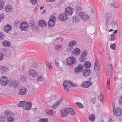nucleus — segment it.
<instances>
[{"label":"nucleus","mask_w":122,"mask_h":122,"mask_svg":"<svg viewBox=\"0 0 122 122\" xmlns=\"http://www.w3.org/2000/svg\"><path fill=\"white\" fill-rule=\"evenodd\" d=\"M32 105L30 102H25L24 101H20L17 103L18 106L25 107V109L27 110H30L31 108Z\"/></svg>","instance_id":"1"},{"label":"nucleus","mask_w":122,"mask_h":122,"mask_svg":"<svg viewBox=\"0 0 122 122\" xmlns=\"http://www.w3.org/2000/svg\"><path fill=\"white\" fill-rule=\"evenodd\" d=\"M63 85L64 87L65 90L66 91H68L69 90V88L71 86H73L74 84L69 81H65L63 82Z\"/></svg>","instance_id":"2"},{"label":"nucleus","mask_w":122,"mask_h":122,"mask_svg":"<svg viewBox=\"0 0 122 122\" xmlns=\"http://www.w3.org/2000/svg\"><path fill=\"white\" fill-rule=\"evenodd\" d=\"M28 24L25 22H22L20 23V29L22 31H26L28 28Z\"/></svg>","instance_id":"3"},{"label":"nucleus","mask_w":122,"mask_h":122,"mask_svg":"<svg viewBox=\"0 0 122 122\" xmlns=\"http://www.w3.org/2000/svg\"><path fill=\"white\" fill-rule=\"evenodd\" d=\"M113 67L111 64H109L107 66L106 72L107 75L110 76L113 73Z\"/></svg>","instance_id":"4"},{"label":"nucleus","mask_w":122,"mask_h":122,"mask_svg":"<svg viewBox=\"0 0 122 122\" xmlns=\"http://www.w3.org/2000/svg\"><path fill=\"white\" fill-rule=\"evenodd\" d=\"M75 58L73 56L68 57L66 59V62L68 65H71L75 62Z\"/></svg>","instance_id":"5"},{"label":"nucleus","mask_w":122,"mask_h":122,"mask_svg":"<svg viewBox=\"0 0 122 122\" xmlns=\"http://www.w3.org/2000/svg\"><path fill=\"white\" fill-rule=\"evenodd\" d=\"M8 83V78L4 76L1 77L0 80V83L3 86L6 85Z\"/></svg>","instance_id":"6"},{"label":"nucleus","mask_w":122,"mask_h":122,"mask_svg":"<svg viewBox=\"0 0 122 122\" xmlns=\"http://www.w3.org/2000/svg\"><path fill=\"white\" fill-rule=\"evenodd\" d=\"M56 21L55 18L54 16H51L48 22V25L50 27H51L54 25Z\"/></svg>","instance_id":"7"},{"label":"nucleus","mask_w":122,"mask_h":122,"mask_svg":"<svg viewBox=\"0 0 122 122\" xmlns=\"http://www.w3.org/2000/svg\"><path fill=\"white\" fill-rule=\"evenodd\" d=\"M113 112L114 115L115 116H120L122 114L121 109L119 107L117 108L116 109L113 108Z\"/></svg>","instance_id":"8"},{"label":"nucleus","mask_w":122,"mask_h":122,"mask_svg":"<svg viewBox=\"0 0 122 122\" xmlns=\"http://www.w3.org/2000/svg\"><path fill=\"white\" fill-rule=\"evenodd\" d=\"M87 54L85 51H83L81 54L79 58V60L81 61H83L86 59Z\"/></svg>","instance_id":"9"},{"label":"nucleus","mask_w":122,"mask_h":122,"mask_svg":"<svg viewBox=\"0 0 122 122\" xmlns=\"http://www.w3.org/2000/svg\"><path fill=\"white\" fill-rule=\"evenodd\" d=\"M83 69V66L82 64L78 65L74 69V71L75 73L77 74L80 73Z\"/></svg>","instance_id":"10"},{"label":"nucleus","mask_w":122,"mask_h":122,"mask_svg":"<svg viewBox=\"0 0 122 122\" xmlns=\"http://www.w3.org/2000/svg\"><path fill=\"white\" fill-rule=\"evenodd\" d=\"M38 25L40 27L43 28L46 26L47 25V23L44 20H41L38 21Z\"/></svg>","instance_id":"11"},{"label":"nucleus","mask_w":122,"mask_h":122,"mask_svg":"<svg viewBox=\"0 0 122 122\" xmlns=\"http://www.w3.org/2000/svg\"><path fill=\"white\" fill-rule=\"evenodd\" d=\"M79 15L81 18L84 20L87 21L89 19V18L88 16L87 15L86 13H84L82 12L80 13Z\"/></svg>","instance_id":"12"},{"label":"nucleus","mask_w":122,"mask_h":122,"mask_svg":"<svg viewBox=\"0 0 122 122\" xmlns=\"http://www.w3.org/2000/svg\"><path fill=\"white\" fill-rule=\"evenodd\" d=\"M112 17V15L111 14L108 13L107 14L106 16V24L107 27L108 28L107 24L109 23V21L110 20Z\"/></svg>","instance_id":"13"},{"label":"nucleus","mask_w":122,"mask_h":122,"mask_svg":"<svg viewBox=\"0 0 122 122\" xmlns=\"http://www.w3.org/2000/svg\"><path fill=\"white\" fill-rule=\"evenodd\" d=\"M66 107L64 109L61 110L60 112L61 117H65L67 115L68 112L66 110Z\"/></svg>","instance_id":"14"},{"label":"nucleus","mask_w":122,"mask_h":122,"mask_svg":"<svg viewBox=\"0 0 122 122\" xmlns=\"http://www.w3.org/2000/svg\"><path fill=\"white\" fill-rule=\"evenodd\" d=\"M58 19L62 21L66 20L67 19L66 14L64 13L61 14L58 17Z\"/></svg>","instance_id":"15"},{"label":"nucleus","mask_w":122,"mask_h":122,"mask_svg":"<svg viewBox=\"0 0 122 122\" xmlns=\"http://www.w3.org/2000/svg\"><path fill=\"white\" fill-rule=\"evenodd\" d=\"M19 82L17 81L12 80L9 83V85L10 86H13L16 88L18 85Z\"/></svg>","instance_id":"16"},{"label":"nucleus","mask_w":122,"mask_h":122,"mask_svg":"<svg viewBox=\"0 0 122 122\" xmlns=\"http://www.w3.org/2000/svg\"><path fill=\"white\" fill-rule=\"evenodd\" d=\"M92 82L90 81H86L83 82L82 84V86L85 88H87L91 86Z\"/></svg>","instance_id":"17"},{"label":"nucleus","mask_w":122,"mask_h":122,"mask_svg":"<svg viewBox=\"0 0 122 122\" xmlns=\"http://www.w3.org/2000/svg\"><path fill=\"white\" fill-rule=\"evenodd\" d=\"M66 13L68 15H71L73 12V9L70 7H67L65 9Z\"/></svg>","instance_id":"18"},{"label":"nucleus","mask_w":122,"mask_h":122,"mask_svg":"<svg viewBox=\"0 0 122 122\" xmlns=\"http://www.w3.org/2000/svg\"><path fill=\"white\" fill-rule=\"evenodd\" d=\"M80 49L76 48L72 51V55L73 56L78 55L80 54Z\"/></svg>","instance_id":"19"},{"label":"nucleus","mask_w":122,"mask_h":122,"mask_svg":"<svg viewBox=\"0 0 122 122\" xmlns=\"http://www.w3.org/2000/svg\"><path fill=\"white\" fill-rule=\"evenodd\" d=\"M8 71V68L4 66H2L0 67V71L1 73L5 74Z\"/></svg>","instance_id":"20"},{"label":"nucleus","mask_w":122,"mask_h":122,"mask_svg":"<svg viewBox=\"0 0 122 122\" xmlns=\"http://www.w3.org/2000/svg\"><path fill=\"white\" fill-rule=\"evenodd\" d=\"M28 74L32 77L35 76L36 75L35 71L32 69H30L29 70Z\"/></svg>","instance_id":"21"},{"label":"nucleus","mask_w":122,"mask_h":122,"mask_svg":"<svg viewBox=\"0 0 122 122\" xmlns=\"http://www.w3.org/2000/svg\"><path fill=\"white\" fill-rule=\"evenodd\" d=\"M12 27L10 26V25L8 24L4 27V30L6 32L8 33L12 30Z\"/></svg>","instance_id":"22"},{"label":"nucleus","mask_w":122,"mask_h":122,"mask_svg":"<svg viewBox=\"0 0 122 122\" xmlns=\"http://www.w3.org/2000/svg\"><path fill=\"white\" fill-rule=\"evenodd\" d=\"M2 43L3 46L6 47L10 46L11 44V43L9 41L7 40L3 41Z\"/></svg>","instance_id":"23"},{"label":"nucleus","mask_w":122,"mask_h":122,"mask_svg":"<svg viewBox=\"0 0 122 122\" xmlns=\"http://www.w3.org/2000/svg\"><path fill=\"white\" fill-rule=\"evenodd\" d=\"M91 73V70L88 69H85L83 72V74L85 76H89Z\"/></svg>","instance_id":"24"},{"label":"nucleus","mask_w":122,"mask_h":122,"mask_svg":"<svg viewBox=\"0 0 122 122\" xmlns=\"http://www.w3.org/2000/svg\"><path fill=\"white\" fill-rule=\"evenodd\" d=\"M26 92L27 90L25 88L20 89L19 91V94L21 95H25Z\"/></svg>","instance_id":"25"},{"label":"nucleus","mask_w":122,"mask_h":122,"mask_svg":"<svg viewBox=\"0 0 122 122\" xmlns=\"http://www.w3.org/2000/svg\"><path fill=\"white\" fill-rule=\"evenodd\" d=\"M4 10L6 12H10L12 10V7L11 5H8L5 6Z\"/></svg>","instance_id":"26"},{"label":"nucleus","mask_w":122,"mask_h":122,"mask_svg":"<svg viewBox=\"0 0 122 122\" xmlns=\"http://www.w3.org/2000/svg\"><path fill=\"white\" fill-rule=\"evenodd\" d=\"M66 110L67 111L68 113H69L71 115H74L75 114L74 110L70 107H67Z\"/></svg>","instance_id":"27"},{"label":"nucleus","mask_w":122,"mask_h":122,"mask_svg":"<svg viewBox=\"0 0 122 122\" xmlns=\"http://www.w3.org/2000/svg\"><path fill=\"white\" fill-rule=\"evenodd\" d=\"M77 43L76 41L74 40L71 41L68 43V46L70 47H72L75 45Z\"/></svg>","instance_id":"28"},{"label":"nucleus","mask_w":122,"mask_h":122,"mask_svg":"<svg viewBox=\"0 0 122 122\" xmlns=\"http://www.w3.org/2000/svg\"><path fill=\"white\" fill-rule=\"evenodd\" d=\"M91 65V63L88 61H86L84 62V66L87 68H88Z\"/></svg>","instance_id":"29"},{"label":"nucleus","mask_w":122,"mask_h":122,"mask_svg":"<svg viewBox=\"0 0 122 122\" xmlns=\"http://www.w3.org/2000/svg\"><path fill=\"white\" fill-rule=\"evenodd\" d=\"M110 5L113 8H117L119 7L117 3L114 2L111 3Z\"/></svg>","instance_id":"30"},{"label":"nucleus","mask_w":122,"mask_h":122,"mask_svg":"<svg viewBox=\"0 0 122 122\" xmlns=\"http://www.w3.org/2000/svg\"><path fill=\"white\" fill-rule=\"evenodd\" d=\"M97 62L96 61L94 63V68L96 72L97 73L98 72L99 70L98 66H97Z\"/></svg>","instance_id":"31"},{"label":"nucleus","mask_w":122,"mask_h":122,"mask_svg":"<svg viewBox=\"0 0 122 122\" xmlns=\"http://www.w3.org/2000/svg\"><path fill=\"white\" fill-rule=\"evenodd\" d=\"M6 118V117L3 115L0 116V122H6V121L4 120Z\"/></svg>","instance_id":"32"},{"label":"nucleus","mask_w":122,"mask_h":122,"mask_svg":"<svg viewBox=\"0 0 122 122\" xmlns=\"http://www.w3.org/2000/svg\"><path fill=\"white\" fill-rule=\"evenodd\" d=\"M62 46V45H57L55 46V50H58L61 48Z\"/></svg>","instance_id":"33"},{"label":"nucleus","mask_w":122,"mask_h":122,"mask_svg":"<svg viewBox=\"0 0 122 122\" xmlns=\"http://www.w3.org/2000/svg\"><path fill=\"white\" fill-rule=\"evenodd\" d=\"M73 20L74 21L77 22L79 21L80 19L78 18V16H73Z\"/></svg>","instance_id":"34"},{"label":"nucleus","mask_w":122,"mask_h":122,"mask_svg":"<svg viewBox=\"0 0 122 122\" xmlns=\"http://www.w3.org/2000/svg\"><path fill=\"white\" fill-rule=\"evenodd\" d=\"M46 113L49 115H51L53 114L52 110H49L46 111Z\"/></svg>","instance_id":"35"},{"label":"nucleus","mask_w":122,"mask_h":122,"mask_svg":"<svg viewBox=\"0 0 122 122\" xmlns=\"http://www.w3.org/2000/svg\"><path fill=\"white\" fill-rule=\"evenodd\" d=\"M5 114L6 115H7L8 116H10V115H12L10 111L8 110H6L5 111Z\"/></svg>","instance_id":"36"},{"label":"nucleus","mask_w":122,"mask_h":122,"mask_svg":"<svg viewBox=\"0 0 122 122\" xmlns=\"http://www.w3.org/2000/svg\"><path fill=\"white\" fill-rule=\"evenodd\" d=\"M110 40L111 41H113L116 40V37L113 34H111L110 35Z\"/></svg>","instance_id":"37"},{"label":"nucleus","mask_w":122,"mask_h":122,"mask_svg":"<svg viewBox=\"0 0 122 122\" xmlns=\"http://www.w3.org/2000/svg\"><path fill=\"white\" fill-rule=\"evenodd\" d=\"M30 26L32 30H34L35 29H36L35 26L33 22L31 23H30Z\"/></svg>","instance_id":"38"},{"label":"nucleus","mask_w":122,"mask_h":122,"mask_svg":"<svg viewBox=\"0 0 122 122\" xmlns=\"http://www.w3.org/2000/svg\"><path fill=\"white\" fill-rule=\"evenodd\" d=\"M104 97V95L103 94H100V95L98 96V99L101 102H102L103 101Z\"/></svg>","instance_id":"39"},{"label":"nucleus","mask_w":122,"mask_h":122,"mask_svg":"<svg viewBox=\"0 0 122 122\" xmlns=\"http://www.w3.org/2000/svg\"><path fill=\"white\" fill-rule=\"evenodd\" d=\"M95 118V116L93 114L91 115L89 117V119L90 120L94 121Z\"/></svg>","instance_id":"40"},{"label":"nucleus","mask_w":122,"mask_h":122,"mask_svg":"<svg viewBox=\"0 0 122 122\" xmlns=\"http://www.w3.org/2000/svg\"><path fill=\"white\" fill-rule=\"evenodd\" d=\"M48 120L46 118H41L39 120V122H48Z\"/></svg>","instance_id":"41"},{"label":"nucleus","mask_w":122,"mask_h":122,"mask_svg":"<svg viewBox=\"0 0 122 122\" xmlns=\"http://www.w3.org/2000/svg\"><path fill=\"white\" fill-rule=\"evenodd\" d=\"M76 105H78L79 107L81 108H82L83 107V106L81 103L79 102H76Z\"/></svg>","instance_id":"42"},{"label":"nucleus","mask_w":122,"mask_h":122,"mask_svg":"<svg viewBox=\"0 0 122 122\" xmlns=\"http://www.w3.org/2000/svg\"><path fill=\"white\" fill-rule=\"evenodd\" d=\"M5 37V36L3 33L0 32V40H2L4 39Z\"/></svg>","instance_id":"43"},{"label":"nucleus","mask_w":122,"mask_h":122,"mask_svg":"<svg viewBox=\"0 0 122 122\" xmlns=\"http://www.w3.org/2000/svg\"><path fill=\"white\" fill-rule=\"evenodd\" d=\"M110 78H108L107 80V88L108 89H110L109 87L110 85Z\"/></svg>","instance_id":"44"},{"label":"nucleus","mask_w":122,"mask_h":122,"mask_svg":"<svg viewBox=\"0 0 122 122\" xmlns=\"http://www.w3.org/2000/svg\"><path fill=\"white\" fill-rule=\"evenodd\" d=\"M7 120L9 122H11L14 120V119L12 117H9L7 118Z\"/></svg>","instance_id":"45"},{"label":"nucleus","mask_w":122,"mask_h":122,"mask_svg":"<svg viewBox=\"0 0 122 122\" xmlns=\"http://www.w3.org/2000/svg\"><path fill=\"white\" fill-rule=\"evenodd\" d=\"M110 46L111 49L113 50H115L116 46L115 45V43H114L113 44L111 45Z\"/></svg>","instance_id":"46"},{"label":"nucleus","mask_w":122,"mask_h":122,"mask_svg":"<svg viewBox=\"0 0 122 122\" xmlns=\"http://www.w3.org/2000/svg\"><path fill=\"white\" fill-rule=\"evenodd\" d=\"M37 79L38 81H42L43 80V76H39L38 77Z\"/></svg>","instance_id":"47"},{"label":"nucleus","mask_w":122,"mask_h":122,"mask_svg":"<svg viewBox=\"0 0 122 122\" xmlns=\"http://www.w3.org/2000/svg\"><path fill=\"white\" fill-rule=\"evenodd\" d=\"M4 3L2 1L0 2V10H1L3 7Z\"/></svg>","instance_id":"48"},{"label":"nucleus","mask_w":122,"mask_h":122,"mask_svg":"<svg viewBox=\"0 0 122 122\" xmlns=\"http://www.w3.org/2000/svg\"><path fill=\"white\" fill-rule=\"evenodd\" d=\"M21 80L23 81H25L26 80V78L23 75H22L20 76Z\"/></svg>","instance_id":"49"},{"label":"nucleus","mask_w":122,"mask_h":122,"mask_svg":"<svg viewBox=\"0 0 122 122\" xmlns=\"http://www.w3.org/2000/svg\"><path fill=\"white\" fill-rule=\"evenodd\" d=\"M58 58H56L55 60V62L56 65V66H58L59 65V62L58 61Z\"/></svg>","instance_id":"50"},{"label":"nucleus","mask_w":122,"mask_h":122,"mask_svg":"<svg viewBox=\"0 0 122 122\" xmlns=\"http://www.w3.org/2000/svg\"><path fill=\"white\" fill-rule=\"evenodd\" d=\"M46 64L47 66L50 69L51 68V64L49 62H47L46 63Z\"/></svg>","instance_id":"51"},{"label":"nucleus","mask_w":122,"mask_h":122,"mask_svg":"<svg viewBox=\"0 0 122 122\" xmlns=\"http://www.w3.org/2000/svg\"><path fill=\"white\" fill-rule=\"evenodd\" d=\"M4 58L3 55L1 52H0V61L3 60Z\"/></svg>","instance_id":"52"},{"label":"nucleus","mask_w":122,"mask_h":122,"mask_svg":"<svg viewBox=\"0 0 122 122\" xmlns=\"http://www.w3.org/2000/svg\"><path fill=\"white\" fill-rule=\"evenodd\" d=\"M91 101L92 103L94 104L96 102V99L95 98H92L91 99Z\"/></svg>","instance_id":"53"},{"label":"nucleus","mask_w":122,"mask_h":122,"mask_svg":"<svg viewBox=\"0 0 122 122\" xmlns=\"http://www.w3.org/2000/svg\"><path fill=\"white\" fill-rule=\"evenodd\" d=\"M119 104L122 105V96L119 97Z\"/></svg>","instance_id":"54"},{"label":"nucleus","mask_w":122,"mask_h":122,"mask_svg":"<svg viewBox=\"0 0 122 122\" xmlns=\"http://www.w3.org/2000/svg\"><path fill=\"white\" fill-rule=\"evenodd\" d=\"M31 1L32 4H35L37 2V0H30Z\"/></svg>","instance_id":"55"},{"label":"nucleus","mask_w":122,"mask_h":122,"mask_svg":"<svg viewBox=\"0 0 122 122\" xmlns=\"http://www.w3.org/2000/svg\"><path fill=\"white\" fill-rule=\"evenodd\" d=\"M4 16V14H1L0 15V21H1Z\"/></svg>","instance_id":"56"},{"label":"nucleus","mask_w":122,"mask_h":122,"mask_svg":"<svg viewBox=\"0 0 122 122\" xmlns=\"http://www.w3.org/2000/svg\"><path fill=\"white\" fill-rule=\"evenodd\" d=\"M111 23L113 24H116V21L114 20H112Z\"/></svg>","instance_id":"57"},{"label":"nucleus","mask_w":122,"mask_h":122,"mask_svg":"<svg viewBox=\"0 0 122 122\" xmlns=\"http://www.w3.org/2000/svg\"><path fill=\"white\" fill-rule=\"evenodd\" d=\"M55 0H46V1L48 2H53L55 1Z\"/></svg>","instance_id":"58"},{"label":"nucleus","mask_w":122,"mask_h":122,"mask_svg":"<svg viewBox=\"0 0 122 122\" xmlns=\"http://www.w3.org/2000/svg\"><path fill=\"white\" fill-rule=\"evenodd\" d=\"M115 103L114 102H113L112 103V106L113 107V109L115 108Z\"/></svg>","instance_id":"59"},{"label":"nucleus","mask_w":122,"mask_h":122,"mask_svg":"<svg viewBox=\"0 0 122 122\" xmlns=\"http://www.w3.org/2000/svg\"><path fill=\"white\" fill-rule=\"evenodd\" d=\"M108 122H112V118H110L109 119Z\"/></svg>","instance_id":"60"},{"label":"nucleus","mask_w":122,"mask_h":122,"mask_svg":"<svg viewBox=\"0 0 122 122\" xmlns=\"http://www.w3.org/2000/svg\"><path fill=\"white\" fill-rule=\"evenodd\" d=\"M117 30H115V31L113 32V34H114L115 35H116L117 33Z\"/></svg>","instance_id":"61"},{"label":"nucleus","mask_w":122,"mask_h":122,"mask_svg":"<svg viewBox=\"0 0 122 122\" xmlns=\"http://www.w3.org/2000/svg\"><path fill=\"white\" fill-rule=\"evenodd\" d=\"M46 11V10H44L43 12H42L41 13V14H43Z\"/></svg>","instance_id":"62"},{"label":"nucleus","mask_w":122,"mask_h":122,"mask_svg":"<svg viewBox=\"0 0 122 122\" xmlns=\"http://www.w3.org/2000/svg\"><path fill=\"white\" fill-rule=\"evenodd\" d=\"M44 6L40 7V10H41L42 9H43V8H44Z\"/></svg>","instance_id":"63"},{"label":"nucleus","mask_w":122,"mask_h":122,"mask_svg":"<svg viewBox=\"0 0 122 122\" xmlns=\"http://www.w3.org/2000/svg\"><path fill=\"white\" fill-rule=\"evenodd\" d=\"M113 30L112 29H111L110 30H109V32H111V31H112Z\"/></svg>","instance_id":"64"}]
</instances>
